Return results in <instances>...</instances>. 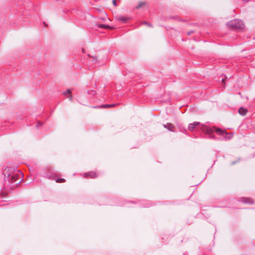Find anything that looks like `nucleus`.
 I'll return each mask as SVG.
<instances>
[{
	"mask_svg": "<svg viewBox=\"0 0 255 255\" xmlns=\"http://www.w3.org/2000/svg\"><path fill=\"white\" fill-rule=\"evenodd\" d=\"M144 4H145V2H139L138 3L137 6H136V8H140L142 6H143Z\"/></svg>",
	"mask_w": 255,
	"mask_h": 255,
	"instance_id": "obj_14",
	"label": "nucleus"
},
{
	"mask_svg": "<svg viewBox=\"0 0 255 255\" xmlns=\"http://www.w3.org/2000/svg\"><path fill=\"white\" fill-rule=\"evenodd\" d=\"M22 175V173L19 172V173H14L10 177L11 182L12 183L16 182V184L19 183L22 179L21 178H19V176Z\"/></svg>",
	"mask_w": 255,
	"mask_h": 255,
	"instance_id": "obj_3",
	"label": "nucleus"
},
{
	"mask_svg": "<svg viewBox=\"0 0 255 255\" xmlns=\"http://www.w3.org/2000/svg\"><path fill=\"white\" fill-rule=\"evenodd\" d=\"M201 129L204 132H206L207 134H210L214 131H215L219 135H221L224 133V130H223L220 128H217L215 127L209 128L208 127L203 126Z\"/></svg>",
	"mask_w": 255,
	"mask_h": 255,
	"instance_id": "obj_2",
	"label": "nucleus"
},
{
	"mask_svg": "<svg viewBox=\"0 0 255 255\" xmlns=\"http://www.w3.org/2000/svg\"><path fill=\"white\" fill-rule=\"evenodd\" d=\"M227 25L229 27L239 30L243 29L244 28V24L243 21L237 19L229 21Z\"/></svg>",
	"mask_w": 255,
	"mask_h": 255,
	"instance_id": "obj_1",
	"label": "nucleus"
},
{
	"mask_svg": "<svg viewBox=\"0 0 255 255\" xmlns=\"http://www.w3.org/2000/svg\"><path fill=\"white\" fill-rule=\"evenodd\" d=\"M55 181L56 182L62 183L65 181V179L64 178H57L55 179Z\"/></svg>",
	"mask_w": 255,
	"mask_h": 255,
	"instance_id": "obj_12",
	"label": "nucleus"
},
{
	"mask_svg": "<svg viewBox=\"0 0 255 255\" xmlns=\"http://www.w3.org/2000/svg\"><path fill=\"white\" fill-rule=\"evenodd\" d=\"M164 127L170 131H172V129L173 128V126L170 123H167L166 125H164Z\"/></svg>",
	"mask_w": 255,
	"mask_h": 255,
	"instance_id": "obj_8",
	"label": "nucleus"
},
{
	"mask_svg": "<svg viewBox=\"0 0 255 255\" xmlns=\"http://www.w3.org/2000/svg\"><path fill=\"white\" fill-rule=\"evenodd\" d=\"M71 91L69 89L67 90L65 92L63 93V94L65 95H69V96H67V98H68L70 101H71L72 99V96L71 95Z\"/></svg>",
	"mask_w": 255,
	"mask_h": 255,
	"instance_id": "obj_7",
	"label": "nucleus"
},
{
	"mask_svg": "<svg viewBox=\"0 0 255 255\" xmlns=\"http://www.w3.org/2000/svg\"><path fill=\"white\" fill-rule=\"evenodd\" d=\"M221 135H225V137L226 138H228V139H230L232 137V135L231 134V133H227L225 131H224V133Z\"/></svg>",
	"mask_w": 255,
	"mask_h": 255,
	"instance_id": "obj_9",
	"label": "nucleus"
},
{
	"mask_svg": "<svg viewBox=\"0 0 255 255\" xmlns=\"http://www.w3.org/2000/svg\"><path fill=\"white\" fill-rule=\"evenodd\" d=\"M93 58H94V59H95V60H96V59H97V57H93Z\"/></svg>",
	"mask_w": 255,
	"mask_h": 255,
	"instance_id": "obj_17",
	"label": "nucleus"
},
{
	"mask_svg": "<svg viewBox=\"0 0 255 255\" xmlns=\"http://www.w3.org/2000/svg\"><path fill=\"white\" fill-rule=\"evenodd\" d=\"M99 27H101V28H105V29H108V28H110V27L109 25H106V24H100L99 25Z\"/></svg>",
	"mask_w": 255,
	"mask_h": 255,
	"instance_id": "obj_13",
	"label": "nucleus"
},
{
	"mask_svg": "<svg viewBox=\"0 0 255 255\" xmlns=\"http://www.w3.org/2000/svg\"><path fill=\"white\" fill-rule=\"evenodd\" d=\"M224 79H222V82H224Z\"/></svg>",
	"mask_w": 255,
	"mask_h": 255,
	"instance_id": "obj_18",
	"label": "nucleus"
},
{
	"mask_svg": "<svg viewBox=\"0 0 255 255\" xmlns=\"http://www.w3.org/2000/svg\"><path fill=\"white\" fill-rule=\"evenodd\" d=\"M115 106V104H106V105H103L101 106V107L104 108H107L112 107Z\"/></svg>",
	"mask_w": 255,
	"mask_h": 255,
	"instance_id": "obj_10",
	"label": "nucleus"
},
{
	"mask_svg": "<svg viewBox=\"0 0 255 255\" xmlns=\"http://www.w3.org/2000/svg\"><path fill=\"white\" fill-rule=\"evenodd\" d=\"M113 4H114L115 6H116V5H117V4H116V0H113Z\"/></svg>",
	"mask_w": 255,
	"mask_h": 255,
	"instance_id": "obj_15",
	"label": "nucleus"
},
{
	"mask_svg": "<svg viewBox=\"0 0 255 255\" xmlns=\"http://www.w3.org/2000/svg\"><path fill=\"white\" fill-rule=\"evenodd\" d=\"M247 112V109H244L242 107L240 108L239 109V113L240 115H242V116H245L246 115V113Z\"/></svg>",
	"mask_w": 255,
	"mask_h": 255,
	"instance_id": "obj_6",
	"label": "nucleus"
},
{
	"mask_svg": "<svg viewBox=\"0 0 255 255\" xmlns=\"http://www.w3.org/2000/svg\"><path fill=\"white\" fill-rule=\"evenodd\" d=\"M200 124L199 122H195L193 123L190 124L188 126V129L190 130H193L195 127Z\"/></svg>",
	"mask_w": 255,
	"mask_h": 255,
	"instance_id": "obj_4",
	"label": "nucleus"
},
{
	"mask_svg": "<svg viewBox=\"0 0 255 255\" xmlns=\"http://www.w3.org/2000/svg\"><path fill=\"white\" fill-rule=\"evenodd\" d=\"M245 202L249 203H252V202H247V201H245Z\"/></svg>",
	"mask_w": 255,
	"mask_h": 255,
	"instance_id": "obj_16",
	"label": "nucleus"
},
{
	"mask_svg": "<svg viewBox=\"0 0 255 255\" xmlns=\"http://www.w3.org/2000/svg\"><path fill=\"white\" fill-rule=\"evenodd\" d=\"M118 20L125 22L128 20V18L124 16H120L118 17Z\"/></svg>",
	"mask_w": 255,
	"mask_h": 255,
	"instance_id": "obj_11",
	"label": "nucleus"
},
{
	"mask_svg": "<svg viewBox=\"0 0 255 255\" xmlns=\"http://www.w3.org/2000/svg\"><path fill=\"white\" fill-rule=\"evenodd\" d=\"M88 175L91 178H95L97 176V174L95 172H90L88 173H85L83 174V176L86 177Z\"/></svg>",
	"mask_w": 255,
	"mask_h": 255,
	"instance_id": "obj_5",
	"label": "nucleus"
}]
</instances>
